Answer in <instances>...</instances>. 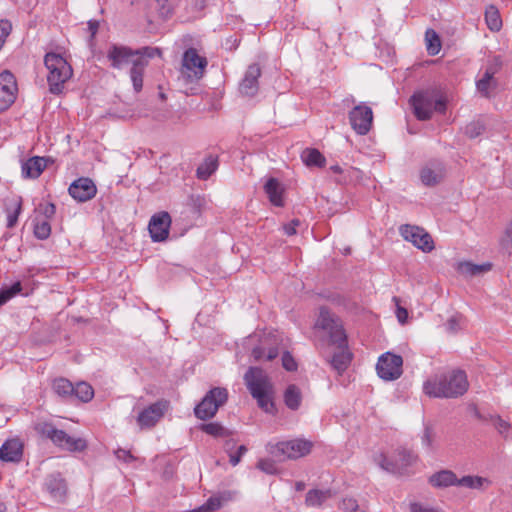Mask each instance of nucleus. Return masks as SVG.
I'll list each match as a JSON object with an SVG mask.
<instances>
[{
    "mask_svg": "<svg viewBox=\"0 0 512 512\" xmlns=\"http://www.w3.org/2000/svg\"><path fill=\"white\" fill-rule=\"evenodd\" d=\"M314 328L329 336V345L335 347L330 364L341 375L348 368L352 355L348 350L347 336L340 320L333 317L327 309L321 308Z\"/></svg>",
    "mask_w": 512,
    "mask_h": 512,
    "instance_id": "1",
    "label": "nucleus"
},
{
    "mask_svg": "<svg viewBox=\"0 0 512 512\" xmlns=\"http://www.w3.org/2000/svg\"><path fill=\"white\" fill-rule=\"evenodd\" d=\"M469 382L464 371L454 370L436 375L423 384L424 393L433 398H457L468 390Z\"/></svg>",
    "mask_w": 512,
    "mask_h": 512,
    "instance_id": "2",
    "label": "nucleus"
},
{
    "mask_svg": "<svg viewBox=\"0 0 512 512\" xmlns=\"http://www.w3.org/2000/svg\"><path fill=\"white\" fill-rule=\"evenodd\" d=\"M245 383L253 398L257 400L258 406L267 413L275 411L273 402V385L267 374L260 368H250L245 376Z\"/></svg>",
    "mask_w": 512,
    "mask_h": 512,
    "instance_id": "3",
    "label": "nucleus"
},
{
    "mask_svg": "<svg viewBox=\"0 0 512 512\" xmlns=\"http://www.w3.org/2000/svg\"><path fill=\"white\" fill-rule=\"evenodd\" d=\"M44 64L48 71L47 82L50 92L60 94L64 84L72 77L73 70L67 60L60 54L47 53L44 57Z\"/></svg>",
    "mask_w": 512,
    "mask_h": 512,
    "instance_id": "4",
    "label": "nucleus"
},
{
    "mask_svg": "<svg viewBox=\"0 0 512 512\" xmlns=\"http://www.w3.org/2000/svg\"><path fill=\"white\" fill-rule=\"evenodd\" d=\"M417 460L418 456L405 448H399L389 454L379 451L373 455L374 463L380 468L398 474L407 472Z\"/></svg>",
    "mask_w": 512,
    "mask_h": 512,
    "instance_id": "5",
    "label": "nucleus"
},
{
    "mask_svg": "<svg viewBox=\"0 0 512 512\" xmlns=\"http://www.w3.org/2000/svg\"><path fill=\"white\" fill-rule=\"evenodd\" d=\"M38 433L50 439L56 446L70 452H81L87 448V442L83 438H75L65 431L55 428L50 423H39L36 426Z\"/></svg>",
    "mask_w": 512,
    "mask_h": 512,
    "instance_id": "6",
    "label": "nucleus"
},
{
    "mask_svg": "<svg viewBox=\"0 0 512 512\" xmlns=\"http://www.w3.org/2000/svg\"><path fill=\"white\" fill-rule=\"evenodd\" d=\"M413 111L417 119L429 120L433 111L443 113L446 109V103L439 98L433 91L416 92L410 99Z\"/></svg>",
    "mask_w": 512,
    "mask_h": 512,
    "instance_id": "7",
    "label": "nucleus"
},
{
    "mask_svg": "<svg viewBox=\"0 0 512 512\" xmlns=\"http://www.w3.org/2000/svg\"><path fill=\"white\" fill-rule=\"evenodd\" d=\"M161 55L162 52L159 48L143 47L141 49L132 50L129 47L119 45H112L107 52V58L111 66L116 69H121L128 64L133 65V61L138 56L153 58Z\"/></svg>",
    "mask_w": 512,
    "mask_h": 512,
    "instance_id": "8",
    "label": "nucleus"
},
{
    "mask_svg": "<svg viewBox=\"0 0 512 512\" xmlns=\"http://www.w3.org/2000/svg\"><path fill=\"white\" fill-rule=\"evenodd\" d=\"M207 65L206 57L201 56L195 48H189L182 56L181 76L187 83L197 82L204 76Z\"/></svg>",
    "mask_w": 512,
    "mask_h": 512,
    "instance_id": "9",
    "label": "nucleus"
},
{
    "mask_svg": "<svg viewBox=\"0 0 512 512\" xmlns=\"http://www.w3.org/2000/svg\"><path fill=\"white\" fill-rule=\"evenodd\" d=\"M312 441L295 438L287 441H281L271 446L269 452L278 458L296 460L308 455L313 448Z\"/></svg>",
    "mask_w": 512,
    "mask_h": 512,
    "instance_id": "10",
    "label": "nucleus"
},
{
    "mask_svg": "<svg viewBox=\"0 0 512 512\" xmlns=\"http://www.w3.org/2000/svg\"><path fill=\"white\" fill-rule=\"evenodd\" d=\"M228 400V390L215 387L209 390L202 401L194 409L195 416L201 420L214 417L221 406Z\"/></svg>",
    "mask_w": 512,
    "mask_h": 512,
    "instance_id": "11",
    "label": "nucleus"
},
{
    "mask_svg": "<svg viewBox=\"0 0 512 512\" xmlns=\"http://www.w3.org/2000/svg\"><path fill=\"white\" fill-rule=\"evenodd\" d=\"M403 359L400 355L386 352L377 361V375L385 381H393L401 377Z\"/></svg>",
    "mask_w": 512,
    "mask_h": 512,
    "instance_id": "12",
    "label": "nucleus"
},
{
    "mask_svg": "<svg viewBox=\"0 0 512 512\" xmlns=\"http://www.w3.org/2000/svg\"><path fill=\"white\" fill-rule=\"evenodd\" d=\"M399 232L406 241L411 242L423 252H430L434 249L431 235L419 226L405 224L400 226Z\"/></svg>",
    "mask_w": 512,
    "mask_h": 512,
    "instance_id": "13",
    "label": "nucleus"
},
{
    "mask_svg": "<svg viewBox=\"0 0 512 512\" xmlns=\"http://www.w3.org/2000/svg\"><path fill=\"white\" fill-rule=\"evenodd\" d=\"M349 122L352 129L359 135H366L373 125V111L365 103L356 105L349 112Z\"/></svg>",
    "mask_w": 512,
    "mask_h": 512,
    "instance_id": "14",
    "label": "nucleus"
},
{
    "mask_svg": "<svg viewBox=\"0 0 512 512\" xmlns=\"http://www.w3.org/2000/svg\"><path fill=\"white\" fill-rule=\"evenodd\" d=\"M17 91L14 75L7 70L0 73V112L6 111L14 103Z\"/></svg>",
    "mask_w": 512,
    "mask_h": 512,
    "instance_id": "15",
    "label": "nucleus"
},
{
    "mask_svg": "<svg viewBox=\"0 0 512 512\" xmlns=\"http://www.w3.org/2000/svg\"><path fill=\"white\" fill-rule=\"evenodd\" d=\"M168 408V402L161 400L143 409L138 417L137 423L142 429L152 428L164 416Z\"/></svg>",
    "mask_w": 512,
    "mask_h": 512,
    "instance_id": "16",
    "label": "nucleus"
},
{
    "mask_svg": "<svg viewBox=\"0 0 512 512\" xmlns=\"http://www.w3.org/2000/svg\"><path fill=\"white\" fill-rule=\"evenodd\" d=\"M68 192L76 201L86 202L95 197L97 187L92 179L81 177L70 184Z\"/></svg>",
    "mask_w": 512,
    "mask_h": 512,
    "instance_id": "17",
    "label": "nucleus"
},
{
    "mask_svg": "<svg viewBox=\"0 0 512 512\" xmlns=\"http://www.w3.org/2000/svg\"><path fill=\"white\" fill-rule=\"evenodd\" d=\"M171 217L168 212H159L150 219L148 229L154 242L165 241L169 236Z\"/></svg>",
    "mask_w": 512,
    "mask_h": 512,
    "instance_id": "18",
    "label": "nucleus"
},
{
    "mask_svg": "<svg viewBox=\"0 0 512 512\" xmlns=\"http://www.w3.org/2000/svg\"><path fill=\"white\" fill-rule=\"evenodd\" d=\"M445 176V168L440 162H430L420 170V180L425 186L439 184Z\"/></svg>",
    "mask_w": 512,
    "mask_h": 512,
    "instance_id": "19",
    "label": "nucleus"
},
{
    "mask_svg": "<svg viewBox=\"0 0 512 512\" xmlns=\"http://www.w3.org/2000/svg\"><path fill=\"white\" fill-rule=\"evenodd\" d=\"M23 443L18 438L6 440L0 447V460L18 463L23 456Z\"/></svg>",
    "mask_w": 512,
    "mask_h": 512,
    "instance_id": "20",
    "label": "nucleus"
},
{
    "mask_svg": "<svg viewBox=\"0 0 512 512\" xmlns=\"http://www.w3.org/2000/svg\"><path fill=\"white\" fill-rule=\"evenodd\" d=\"M48 159L34 156L22 163L21 174L24 179H37L47 168Z\"/></svg>",
    "mask_w": 512,
    "mask_h": 512,
    "instance_id": "21",
    "label": "nucleus"
},
{
    "mask_svg": "<svg viewBox=\"0 0 512 512\" xmlns=\"http://www.w3.org/2000/svg\"><path fill=\"white\" fill-rule=\"evenodd\" d=\"M260 75V67L257 64L250 65L240 84L241 93L247 96H253L258 90V78Z\"/></svg>",
    "mask_w": 512,
    "mask_h": 512,
    "instance_id": "22",
    "label": "nucleus"
},
{
    "mask_svg": "<svg viewBox=\"0 0 512 512\" xmlns=\"http://www.w3.org/2000/svg\"><path fill=\"white\" fill-rule=\"evenodd\" d=\"M147 56H138L130 69V78L136 92H140L143 87V74L148 65Z\"/></svg>",
    "mask_w": 512,
    "mask_h": 512,
    "instance_id": "23",
    "label": "nucleus"
},
{
    "mask_svg": "<svg viewBox=\"0 0 512 512\" xmlns=\"http://www.w3.org/2000/svg\"><path fill=\"white\" fill-rule=\"evenodd\" d=\"M22 203L23 200L21 196L14 195L7 198L5 211L8 228H13L17 224L18 217L22 210Z\"/></svg>",
    "mask_w": 512,
    "mask_h": 512,
    "instance_id": "24",
    "label": "nucleus"
},
{
    "mask_svg": "<svg viewBox=\"0 0 512 512\" xmlns=\"http://www.w3.org/2000/svg\"><path fill=\"white\" fill-rule=\"evenodd\" d=\"M429 483L435 488L457 486V476L451 470H441L429 477Z\"/></svg>",
    "mask_w": 512,
    "mask_h": 512,
    "instance_id": "25",
    "label": "nucleus"
},
{
    "mask_svg": "<svg viewBox=\"0 0 512 512\" xmlns=\"http://www.w3.org/2000/svg\"><path fill=\"white\" fill-rule=\"evenodd\" d=\"M302 391L295 384L289 385L283 394V400L290 410H298L302 403Z\"/></svg>",
    "mask_w": 512,
    "mask_h": 512,
    "instance_id": "26",
    "label": "nucleus"
},
{
    "mask_svg": "<svg viewBox=\"0 0 512 512\" xmlns=\"http://www.w3.org/2000/svg\"><path fill=\"white\" fill-rule=\"evenodd\" d=\"M495 72L494 68H487L483 76L476 82L478 92L485 97H489L491 91L496 87Z\"/></svg>",
    "mask_w": 512,
    "mask_h": 512,
    "instance_id": "27",
    "label": "nucleus"
},
{
    "mask_svg": "<svg viewBox=\"0 0 512 512\" xmlns=\"http://www.w3.org/2000/svg\"><path fill=\"white\" fill-rule=\"evenodd\" d=\"M264 189H265L266 194L268 195L270 202L273 205H275L277 207H281L284 205L283 196H282L283 189L281 188L279 182L276 179L270 178L266 182Z\"/></svg>",
    "mask_w": 512,
    "mask_h": 512,
    "instance_id": "28",
    "label": "nucleus"
},
{
    "mask_svg": "<svg viewBox=\"0 0 512 512\" xmlns=\"http://www.w3.org/2000/svg\"><path fill=\"white\" fill-rule=\"evenodd\" d=\"M301 160L308 167H319L322 168L326 164L324 155L315 148H306L301 153Z\"/></svg>",
    "mask_w": 512,
    "mask_h": 512,
    "instance_id": "29",
    "label": "nucleus"
},
{
    "mask_svg": "<svg viewBox=\"0 0 512 512\" xmlns=\"http://www.w3.org/2000/svg\"><path fill=\"white\" fill-rule=\"evenodd\" d=\"M218 168V159L216 156L209 155L204 162L197 168L196 174L199 179H208Z\"/></svg>",
    "mask_w": 512,
    "mask_h": 512,
    "instance_id": "30",
    "label": "nucleus"
},
{
    "mask_svg": "<svg viewBox=\"0 0 512 512\" xmlns=\"http://www.w3.org/2000/svg\"><path fill=\"white\" fill-rule=\"evenodd\" d=\"M492 268L491 263H484L482 265L473 264L465 261L458 264V271L467 276H474L490 271Z\"/></svg>",
    "mask_w": 512,
    "mask_h": 512,
    "instance_id": "31",
    "label": "nucleus"
},
{
    "mask_svg": "<svg viewBox=\"0 0 512 512\" xmlns=\"http://www.w3.org/2000/svg\"><path fill=\"white\" fill-rule=\"evenodd\" d=\"M485 21L491 31L497 32L502 28V19L496 6L489 5L486 8Z\"/></svg>",
    "mask_w": 512,
    "mask_h": 512,
    "instance_id": "32",
    "label": "nucleus"
},
{
    "mask_svg": "<svg viewBox=\"0 0 512 512\" xmlns=\"http://www.w3.org/2000/svg\"><path fill=\"white\" fill-rule=\"evenodd\" d=\"M46 486L51 495L56 498H62L66 493V483L59 476H50L47 479Z\"/></svg>",
    "mask_w": 512,
    "mask_h": 512,
    "instance_id": "33",
    "label": "nucleus"
},
{
    "mask_svg": "<svg viewBox=\"0 0 512 512\" xmlns=\"http://www.w3.org/2000/svg\"><path fill=\"white\" fill-rule=\"evenodd\" d=\"M490 481L487 478L480 476H463L462 478H457V486H462L470 489H480L484 485H489Z\"/></svg>",
    "mask_w": 512,
    "mask_h": 512,
    "instance_id": "34",
    "label": "nucleus"
},
{
    "mask_svg": "<svg viewBox=\"0 0 512 512\" xmlns=\"http://www.w3.org/2000/svg\"><path fill=\"white\" fill-rule=\"evenodd\" d=\"M426 49L429 55L435 56L441 50V41L438 34L433 29H428L425 33Z\"/></svg>",
    "mask_w": 512,
    "mask_h": 512,
    "instance_id": "35",
    "label": "nucleus"
},
{
    "mask_svg": "<svg viewBox=\"0 0 512 512\" xmlns=\"http://www.w3.org/2000/svg\"><path fill=\"white\" fill-rule=\"evenodd\" d=\"M53 389L62 397L72 396L74 392L73 384L65 378L55 379L53 382Z\"/></svg>",
    "mask_w": 512,
    "mask_h": 512,
    "instance_id": "36",
    "label": "nucleus"
},
{
    "mask_svg": "<svg viewBox=\"0 0 512 512\" xmlns=\"http://www.w3.org/2000/svg\"><path fill=\"white\" fill-rule=\"evenodd\" d=\"M73 395H75L82 402H88L93 398L94 390L90 384L86 382H80L74 386Z\"/></svg>",
    "mask_w": 512,
    "mask_h": 512,
    "instance_id": "37",
    "label": "nucleus"
},
{
    "mask_svg": "<svg viewBox=\"0 0 512 512\" xmlns=\"http://www.w3.org/2000/svg\"><path fill=\"white\" fill-rule=\"evenodd\" d=\"M200 429L213 437H227L230 435V432L217 422L202 424Z\"/></svg>",
    "mask_w": 512,
    "mask_h": 512,
    "instance_id": "38",
    "label": "nucleus"
},
{
    "mask_svg": "<svg viewBox=\"0 0 512 512\" xmlns=\"http://www.w3.org/2000/svg\"><path fill=\"white\" fill-rule=\"evenodd\" d=\"M329 497V491L311 490L306 495V504L308 506H320Z\"/></svg>",
    "mask_w": 512,
    "mask_h": 512,
    "instance_id": "39",
    "label": "nucleus"
},
{
    "mask_svg": "<svg viewBox=\"0 0 512 512\" xmlns=\"http://www.w3.org/2000/svg\"><path fill=\"white\" fill-rule=\"evenodd\" d=\"M21 290H22V285L19 281L15 282L10 287L1 289L0 290V306L4 305L11 298H13L15 295L20 293Z\"/></svg>",
    "mask_w": 512,
    "mask_h": 512,
    "instance_id": "40",
    "label": "nucleus"
},
{
    "mask_svg": "<svg viewBox=\"0 0 512 512\" xmlns=\"http://www.w3.org/2000/svg\"><path fill=\"white\" fill-rule=\"evenodd\" d=\"M34 234L38 239H47L51 234V226L47 220H37L34 226Z\"/></svg>",
    "mask_w": 512,
    "mask_h": 512,
    "instance_id": "41",
    "label": "nucleus"
},
{
    "mask_svg": "<svg viewBox=\"0 0 512 512\" xmlns=\"http://www.w3.org/2000/svg\"><path fill=\"white\" fill-rule=\"evenodd\" d=\"M491 420L497 431L502 436L507 437L511 428V424L508 421L502 419L500 416L491 417Z\"/></svg>",
    "mask_w": 512,
    "mask_h": 512,
    "instance_id": "42",
    "label": "nucleus"
},
{
    "mask_svg": "<svg viewBox=\"0 0 512 512\" xmlns=\"http://www.w3.org/2000/svg\"><path fill=\"white\" fill-rule=\"evenodd\" d=\"M257 467L265 473L275 474L277 472V468L275 462L270 459H261L257 463Z\"/></svg>",
    "mask_w": 512,
    "mask_h": 512,
    "instance_id": "43",
    "label": "nucleus"
},
{
    "mask_svg": "<svg viewBox=\"0 0 512 512\" xmlns=\"http://www.w3.org/2000/svg\"><path fill=\"white\" fill-rule=\"evenodd\" d=\"M392 301L396 305V317L401 324H404L408 318V311L406 308L400 306V299L398 297H393Z\"/></svg>",
    "mask_w": 512,
    "mask_h": 512,
    "instance_id": "44",
    "label": "nucleus"
},
{
    "mask_svg": "<svg viewBox=\"0 0 512 512\" xmlns=\"http://www.w3.org/2000/svg\"><path fill=\"white\" fill-rule=\"evenodd\" d=\"M282 365L287 371H295L297 369V363L289 352L283 353Z\"/></svg>",
    "mask_w": 512,
    "mask_h": 512,
    "instance_id": "45",
    "label": "nucleus"
},
{
    "mask_svg": "<svg viewBox=\"0 0 512 512\" xmlns=\"http://www.w3.org/2000/svg\"><path fill=\"white\" fill-rule=\"evenodd\" d=\"M409 507L411 512H442L437 508L430 507L419 502H412Z\"/></svg>",
    "mask_w": 512,
    "mask_h": 512,
    "instance_id": "46",
    "label": "nucleus"
},
{
    "mask_svg": "<svg viewBox=\"0 0 512 512\" xmlns=\"http://www.w3.org/2000/svg\"><path fill=\"white\" fill-rule=\"evenodd\" d=\"M234 446V442L232 440H228L226 443H225V449L227 452H229V461L231 463L232 466H236L239 464L240 460H241V456L238 455V453H231L230 450L233 448Z\"/></svg>",
    "mask_w": 512,
    "mask_h": 512,
    "instance_id": "47",
    "label": "nucleus"
},
{
    "mask_svg": "<svg viewBox=\"0 0 512 512\" xmlns=\"http://www.w3.org/2000/svg\"><path fill=\"white\" fill-rule=\"evenodd\" d=\"M300 225V221L297 219L292 220L291 222L285 224L283 226L284 233L288 236L295 235L297 233V227Z\"/></svg>",
    "mask_w": 512,
    "mask_h": 512,
    "instance_id": "48",
    "label": "nucleus"
},
{
    "mask_svg": "<svg viewBox=\"0 0 512 512\" xmlns=\"http://www.w3.org/2000/svg\"><path fill=\"white\" fill-rule=\"evenodd\" d=\"M206 507L208 508L209 512L215 511L219 509L222 505V500L220 497H210L206 502Z\"/></svg>",
    "mask_w": 512,
    "mask_h": 512,
    "instance_id": "49",
    "label": "nucleus"
},
{
    "mask_svg": "<svg viewBox=\"0 0 512 512\" xmlns=\"http://www.w3.org/2000/svg\"><path fill=\"white\" fill-rule=\"evenodd\" d=\"M342 509L354 512L358 509L357 501L354 498H344L342 501Z\"/></svg>",
    "mask_w": 512,
    "mask_h": 512,
    "instance_id": "50",
    "label": "nucleus"
},
{
    "mask_svg": "<svg viewBox=\"0 0 512 512\" xmlns=\"http://www.w3.org/2000/svg\"><path fill=\"white\" fill-rule=\"evenodd\" d=\"M482 126L478 123H470L466 126V134L471 138L478 136L481 133Z\"/></svg>",
    "mask_w": 512,
    "mask_h": 512,
    "instance_id": "51",
    "label": "nucleus"
},
{
    "mask_svg": "<svg viewBox=\"0 0 512 512\" xmlns=\"http://www.w3.org/2000/svg\"><path fill=\"white\" fill-rule=\"evenodd\" d=\"M41 210L44 216L49 219L52 218L55 215L56 207L52 203H46L44 205H41Z\"/></svg>",
    "mask_w": 512,
    "mask_h": 512,
    "instance_id": "52",
    "label": "nucleus"
},
{
    "mask_svg": "<svg viewBox=\"0 0 512 512\" xmlns=\"http://www.w3.org/2000/svg\"><path fill=\"white\" fill-rule=\"evenodd\" d=\"M160 6V13L163 16H168L172 11V6L169 4V0H157Z\"/></svg>",
    "mask_w": 512,
    "mask_h": 512,
    "instance_id": "53",
    "label": "nucleus"
},
{
    "mask_svg": "<svg viewBox=\"0 0 512 512\" xmlns=\"http://www.w3.org/2000/svg\"><path fill=\"white\" fill-rule=\"evenodd\" d=\"M266 355L267 354L265 353L264 348L261 346L255 347L252 350V357L254 358L255 361H259V360L263 359L264 357L266 358Z\"/></svg>",
    "mask_w": 512,
    "mask_h": 512,
    "instance_id": "54",
    "label": "nucleus"
},
{
    "mask_svg": "<svg viewBox=\"0 0 512 512\" xmlns=\"http://www.w3.org/2000/svg\"><path fill=\"white\" fill-rule=\"evenodd\" d=\"M116 456L118 459H122L124 461H130L133 459V456L131 455V453L124 449H118L116 451Z\"/></svg>",
    "mask_w": 512,
    "mask_h": 512,
    "instance_id": "55",
    "label": "nucleus"
},
{
    "mask_svg": "<svg viewBox=\"0 0 512 512\" xmlns=\"http://www.w3.org/2000/svg\"><path fill=\"white\" fill-rule=\"evenodd\" d=\"M423 442L428 446H432L433 438H432V432L429 429L425 430L424 436H423Z\"/></svg>",
    "mask_w": 512,
    "mask_h": 512,
    "instance_id": "56",
    "label": "nucleus"
},
{
    "mask_svg": "<svg viewBox=\"0 0 512 512\" xmlns=\"http://www.w3.org/2000/svg\"><path fill=\"white\" fill-rule=\"evenodd\" d=\"M88 28L91 33V37H94L98 31L99 23L97 21H89Z\"/></svg>",
    "mask_w": 512,
    "mask_h": 512,
    "instance_id": "57",
    "label": "nucleus"
},
{
    "mask_svg": "<svg viewBox=\"0 0 512 512\" xmlns=\"http://www.w3.org/2000/svg\"><path fill=\"white\" fill-rule=\"evenodd\" d=\"M278 348L277 347H272V348H269L268 352H267V355H266V359L267 360H273L275 359L277 356H278Z\"/></svg>",
    "mask_w": 512,
    "mask_h": 512,
    "instance_id": "58",
    "label": "nucleus"
},
{
    "mask_svg": "<svg viewBox=\"0 0 512 512\" xmlns=\"http://www.w3.org/2000/svg\"><path fill=\"white\" fill-rule=\"evenodd\" d=\"M505 239L512 242V220L506 226Z\"/></svg>",
    "mask_w": 512,
    "mask_h": 512,
    "instance_id": "59",
    "label": "nucleus"
},
{
    "mask_svg": "<svg viewBox=\"0 0 512 512\" xmlns=\"http://www.w3.org/2000/svg\"><path fill=\"white\" fill-rule=\"evenodd\" d=\"M330 171H331V172H333V173H335V174H341V173L343 172V169H342V167H341V166H339V165H332V166L330 167Z\"/></svg>",
    "mask_w": 512,
    "mask_h": 512,
    "instance_id": "60",
    "label": "nucleus"
},
{
    "mask_svg": "<svg viewBox=\"0 0 512 512\" xmlns=\"http://www.w3.org/2000/svg\"><path fill=\"white\" fill-rule=\"evenodd\" d=\"M190 512H209L208 508L206 507V504L204 503L203 505H201L200 507L196 508V509H193L192 511Z\"/></svg>",
    "mask_w": 512,
    "mask_h": 512,
    "instance_id": "61",
    "label": "nucleus"
},
{
    "mask_svg": "<svg viewBox=\"0 0 512 512\" xmlns=\"http://www.w3.org/2000/svg\"><path fill=\"white\" fill-rule=\"evenodd\" d=\"M246 452H247L246 446H244V445L239 446L238 451H237L238 455H240L242 457Z\"/></svg>",
    "mask_w": 512,
    "mask_h": 512,
    "instance_id": "62",
    "label": "nucleus"
},
{
    "mask_svg": "<svg viewBox=\"0 0 512 512\" xmlns=\"http://www.w3.org/2000/svg\"><path fill=\"white\" fill-rule=\"evenodd\" d=\"M5 510H6L5 505L0 503V512H4Z\"/></svg>",
    "mask_w": 512,
    "mask_h": 512,
    "instance_id": "63",
    "label": "nucleus"
},
{
    "mask_svg": "<svg viewBox=\"0 0 512 512\" xmlns=\"http://www.w3.org/2000/svg\"><path fill=\"white\" fill-rule=\"evenodd\" d=\"M303 486H304V485H303L302 483H297V489H298V490L303 489Z\"/></svg>",
    "mask_w": 512,
    "mask_h": 512,
    "instance_id": "64",
    "label": "nucleus"
}]
</instances>
